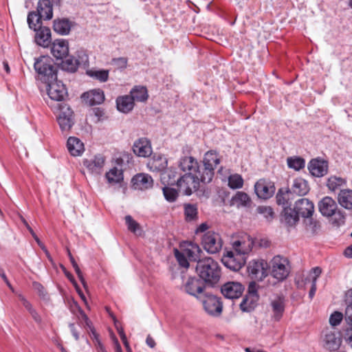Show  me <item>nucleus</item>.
<instances>
[{"instance_id": "nucleus-1", "label": "nucleus", "mask_w": 352, "mask_h": 352, "mask_svg": "<svg viewBox=\"0 0 352 352\" xmlns=\"http://www.w3.org/2000/svg\"><path fill=\"white\" fill-rule=\"evenodd\" d=\"M196 272L199 278L208 284H217L221 278V267L211 257L198 261Z\"/></svg>"}, {"instance_id": "nucleus-2", "label": "nucleus", "mask_w": 352, "mask_h": 352, "mask_svg": "<svg viewBox=\"0 0 352 352\" xmlns=\"http://www.w3.org/2000/svg\"><path fill=\"white\" fill-rule=\"evenodd\" d=\"M318 206L322 216L331 218L332 224L340 226L344 223L346 214L343 210L338 208V204L332 197H323Z\"/></svg>"}, {"instance_id": "nucleus-3", "label": "nucleus", "mask_w": 352, "mask_h": 352, "mask_svg": "<svg viewBox=\"0 0 352 352\" xmlns=\"http://www.w3.org/2000/svg\"><path fill=\"white\" fill-rule=\"evenodd\" d=\"M53 17V5L50 0H39L36 11L29 12L27 21L30 29L36 30L42 25V19L50 20Z\"/></svg>"}, {"instance_id": "nucleus-4", "label": "nucleus", "mask_w": 352, "mask_h": 352, "mask_svg": "<svg viewBox=\"0 0 352 352\" xmlns=\"http://www.w3.org/2000/svg\"><path fill=\"white\" fill-rule=\"evenodd\" d=\"M270 276L275 280L274 285L282 283L289 276L291 272L290 263L287 257L274 256L269 263Z\"/></svg>"}, {"instance_id": "nucleus-5", "label": "nucleus", "mask_w": 352, "mask_h": 352, "mask_svg": "<svg viewBox=\"0 0 352 352\" xmlns=\"http://www.w3.org/2000/svg\"><path fill=\"white\" fill-rule=\"evenodd\" d=\"M40 80L46 83L56 78V68L49 56H41L34 64Z\"/></svg>"}, {"instance_id": "nucleus-6", "label": "nucleus", "mask_w": 352, "mask_h": 352, "mask_svg": "<svg viewBox=\"0 0 352 352\" xmlns=\"http://www.w3.org/2000/svg\"><path fill=\"white\" fill-rule=\"evenodd\" d=\"M203 163L202 173H199L200 179L203 183H210L213 178L214 168L220 163L219 154L214 151L206 152L204 157Z\"/></svg>"}, {"instance_id": "nucleus-7", "label": "nucleus", "mask_w": 352, "mask_h": 352, "mask_svg": "<svg viewBox=\"0 0 352 352\" xmlns=\"http://www.w3.org/2000/svg\"><path fill=\"white\" fill-rule=\"evenodd\" d=\"M200 302L208 316L213 318H219L221 316L223 304L221 297L206 292Z\"/></svg>"}, {"instance_id": "nucleus-8", "label": "nucleus", "mask_w": 352, "mask_h": 352, "mask_svg": "<svg viewBox=\"0 0 352 352\" xmlns=\"http://www.w3.org/2000/svg\"><path fill=\"white\" fill-rule=\"evenodd\" d=\"M200 175L186 173L177 180L179 191L185 195H190L199 187Z\"/></svg>"}, {"instance_id": "nucleus-9", "label": "nucleus", "mask_w": 352, "mask_h": 352, "mask_svg": "<svg viewBox=\"0 0 352 352\" xmlns=\"http://www.w3.org/2000/svg\"><path fill=\"white\" fill-rule=\"evenodd\" d=\"M267 263L264 260L252 261L250 262L248 270L252 281L248 286H256V281H261L266 276Z\"/></svg>"}, {"instance_id": "nucleus-10", "label": "nucleus", "mask_w": 352, "mask_h": 352, "mask_svg": "<svg viewBox=\"0 0 352 352\" xmlns=\"http://www.w3.org/2000/svg\"><path fill=\"white\" fill-rule=\"evenodd\" d=\"M202 245L210 254L218 252L222 247V241L218 233L208 231L202 237Z\"/></svg>"}, {"instance_id": "nucleus-11", "label": "nucleus", "mask_w": 352, "mask_h": 352, "mask_svg": "<svg viewBox=\"0 0 352 352\" xmlns=\"http://www.w3.org/2000/svg\"><path fill=\"white\" fill-rule=\"evenodd\" d=\"M47 84V91L49 97L55 101H63L67 96V91L65 85L56 80L49 81Z\"/></svg>"}, {"instance_id": "nucleus-12", "label": "nucleus", "mask_w": 352, "mask_h": 352, "mask_svg": "<svg viewBox=\"0 0 352 352\" xmlns=\"http://www.w3.org/2000/svg\"><path fill=\"white\" fill-rule=\"evenodd\" d=\"M285 296L282 294H276L270 298V305L272 307L273 315L272 316L274 321H279L285 309Z\"/></svg>"}, {"instance_id": "nucleus-13", "label": "nucleus", "mask_w": 352, "mask_h": 352, "mask_svg": "<svg viewBox=\"0 0 352 352\" xmlns=\"http://www.w3.org/2000/svg\"><path fill=\"white\" fill-rule=\"evenodd\" d=\"M222 263L226 267L236 272L245 263V258H242L232 250L226 251L222 258Z\"/></svg>"}, {"instance_id": "nucleus-14", "label": "nucleus", "mask_w": 352, "mask_h": 352, "mask_svg": "<svg viewBox=\"0 0 352 352\" xmlns=\"http://www.w3.org/2000/svg\"><path fill=\"white\" fill-rule=\"evenodd\" d=\"M248 292L243 297L241 302L239 305L241 310L243 312H251L253 311L259 299L258 291L256 287H248Z\"/></svg>"}, {"instance_id": "nucleus-15", "label": "nucleus", "mask_w": 352, "mask_h": 352, "mask_svg": "<svg viewBox=\"0 0 352 352\" xmlns=\"http://www.w3.org/2000/svg\"><path fill=\"white\" fill-rule=\"evenodd\" d=\"M60 114L58 122L62 131H69L74 124L73 111L66 104L60 105Z\"/></svg>"}, {"instance_id": "nucleus-16", "label": "nucleus", "mask_w": 352, "mask_h": 352, "mask_svg": "<svg viewBox=\"0 0 352 352\" xmlns=\"http://www.w3.org/2000/svg\"><path fill=\"white\" fill-rule=\"evenodd\" d=\"M179 167L183 172L190 175H199L202 173L200 170L197 160L191 156H185L180 159Z\"/></svg>"}, {"instance_id": "nucleus-17", "label": "nucleus", "mask_w": 352, "mask_h": 352, "mask_svg": "<svg viewBox=\"0 0 352 352\" xmlns=\"http://www.w3.org/2000/svg\"><path fill=\"white\" fill-rule=\"evenodd\" d=\"M133 151L138 157H149L153 152L151 142L146 138L138 139L133 143Z\"/></svg>"}, {"instance_id": "nucleus-18", "label": "nucleus", "mask_w": 352, "mask_h": 352, "mask_svg": "<svg viewBox=\"0 0 352 352\" xmlns=\"http://www.w3.org/2000/svg\"><path fill=\"white\" fill-rule=\"evenodd\" d=\"M308 169L313 176L322 177L328 172V162L319 158L312 159L308 164Z\"/></svg>"}, {"instance_id": "nucleus-19", "label": "nucleus", "mask_w": 352, "mask_h": 352, "mask_svg": "<svg viewBox=\"0 0 352 352\" xmlns=\"http://www.w3.org/2000/svg\"><path fill=\"white\" fill-rule=\"evenodd\" d=\"M294 209L299 216L304 218L311 217L314 212V206L306 198H300L296 201Z\"/></svg>"}, {"instance_id": "nucleus-20", "label": "nucleus", "mask_w": 352, "mask_h": 352, "mask_svg": "<svg viewBox=\"0 0 352 352\" xmlns=\"http://www.w3.org/2000/svg\"><path fill=\"white\" fill-rule=\"evenodd\" d=\"M253 246V241L251 238L247 236L241 239H237L232 242L233 252L245 258V255L248 254Z\"/></svg>"}, {"instance_id": "nucleus-21", "label": "nucleus", "mask_w": 352, "mask_h": 352, "mask_svg": "<svg viewBox=\"0 0 352 352\" xmlns=\"http://www.w3.org/2000/svg\"><path fill=\"white\" fill-rule=\"evenodd\" d=\"M274 186L265 179L258 180L254 185V190L257 196L262 199H267L274 193Z\"/></svg>"}, {"instance_id": "nucleus-22", "label": "nucleus", "mask_w": 352, "mask_h": 352, "mask_svg": "<svg viewBox=\"0 0 352 352\" xmlns=\"http://www.w3.org/2000/svg\"><path fill=\"white\" fill-rule=\"evenodd\" d=\"M89 106L100 104L104 100V92L100 89H92L84 93L81 97Z\"/></svg>"}, {"instance_id": "nucleus-23", "label": "nucleus", "mask_w": 352, "mask_h": 352, "mask_svg": "<svg viewBox=\"0 0 352 352\" xmlns=\"http://www.w3.org/2000/svg\"><path fill=\"white\" fill-rule=\"evenodd\" d=\"M51 52L56 59L66 58L69 53L67 41L64 39L56 40L52 44Z\"/></svg>"}, {"instance_id": "nucleus-24", "label": "nucleus", "mask_w": 352, "mask_h": 352, "mask_svg": "<svg viewBox=\"0 0 352 352\" xmlns=\"http://www.w3.org/2000/svg\"><path fill=\"white\" fill-rule=\"evenodd\" d=\"M104 164V158L101 155H96L93 159L85 160L84 165L88 170L95 175H100Z\"/></svg>"}, {"instance_id": "nucleus-25", "label": "nucleus", "mask_w": 352, "mask_h": 352, "mask_svg": "<svg viewBox=\"0 0 352 352\" xmlns=\"http://www.w3.org/2000/svg\"><path fill=\"white\" fill-rule=\"evenodd\" d=\"M34 31L36 32V43L43 47H48L51 43L50 29L47 27H42L41 25L40 27H37Z\"/></svg>"}, {"instance_id": "nucleus-26", "label": "nucleus", "mask_w": 352, "mask_h": 352, "mask_svg": "<svg viewBox=\"0 0 352 352\" xmlns=\"http://www.w3.org/2000/svg\"><path fill=\"white\" fill-rule=\"evenodd\" d=\"M132 182L135 189L146 190L153 186V180L149 175L140 173L133 177Z\"/></svg>"}, {"instance_id": "nucleus-27", "label": "nucleus", "mask_w": 352, "mask_h": 352, "mask_svg": "<svg viewBox=\"0 0 352 352\" xmlns=\"http://www.w3.org/2000/svg\"><path fill=\"white\" fill-rule=\"evenodd\" d=\"M324 346L329 351L337 350L340 346V338L337 336L335 332H333L329 329H326L324 331Z\"/></svg>"}, {"instance_id": "nucleus-28", "label": "nucleus", "mask_w": 352, "mask_h": 352, "mask_svg": "<svg viewBox=\"0 0 352 352\" xmlns=\"http://www.w3.org/2000/svg\"><path fill=\"white\" fill-rule=\"evenodd\" d=\"M337 201L346 210H352V189L345 188L338 192Z\"/></svg>"}, {"instance_id": "nucleus-29", "label": "nucleus", "mask_w": 352, "mask_h": 352, "mask_svg": "<svg viewBox=\"0 0 352 352\" xmlns=\"http://www.w3.org/2000/svg\"><path fill=\"white\" fill-rule=\"evenodd\" d=\"M346 184V181L342 177L337 176H331L327 180L326 186L331 192H340L342 190Z\"/></svg>"}, {"instance_id": "nucleus-30", "label": "nucleus", "mask_w": 352, "mask_h": 352, "mask_svg": "<svg viewBox=\"0 0 352 352\" xmlns=\"http://www.w3.org/2000/svg\"><path fill=\"white\" fill-rule=\"evenodd\" d=\"M190 261H197L201 260L200 253L201 250L199 246L195 243H189L182 251Z\"/></svg>"}, {"instance_id": "nucleus-31", "label": "nucleus", "mask_w": 352, "mask_h": 352, "mask_svg": "<svg viewBox=\"0 0 352 352\" xmlns=\"http://www.w3.org/2000/svg\"><path fill=\"white\" fill-rule=\"evenodd\" d=\"M67 146L69 152L73 156H78L84 151L83 143L78 138L75 137L68 138Z\"/></svg>"}, {"instance_id": "nucleus-32", "label": "nucleus", "mask_w": 352, "mask_h": 352, "mask_svg": "<svg viewBox=\"0 0 352 352\" xmlns=\"http://www.w3.org/2000/svg\"><path fill=\"white\" fill-rule=\"evenodd\" d=\"M117 109L119 111L126 113L134 107V102L131 96H120L116 99Z\"/></svg>"}, {"instance_id": "nucleus-33", "label": "nucleus", "mask_w": 352, "mask_h": 352, "mask_svg": "<svg viewBox=\"0 0 352 352\" xmlns=\"http://www.w3.org/2000/svg\"><path fill=\"white\" fill-rule=\"evenodd\" d=\"M291 191L300 196L306 195L309 192L307 182L301 177L296 178L293 181Z\"/></svg>"}, {"instance_id": "nucleus-34", "label": "nucleus", "mask_w": 352, "mask_h": 352, "mask_svg": "<svg viewBox=\"0 0 352 352\" xmlns=\"http://www.w3.org/2000/svg\"><path fill=\"white\" fill-rule=\"evenodd\" d=\"M282 216L283 221L289 226H295L299 221V215L294 208L285 207Z\"/></svg>"}, {"instance_id": "nucleus-35", "label": "nucleus", "mask_w": 352, "mask_h": 352, "mask_svg": "<svg viewBox=\"0 0 352 352\" xmlns=\"http://www.w3.org/2000/svg\"><path fill=\"white\" fill-rule=\"evenodd\" d=\"M147 166L152 171H162L166 168L167 160L162 155L153 156L148 162Z\"/></svg>"}, {"instance_id": "nucleus-36", "label": "nucleus", "mask_w": 352, "mask_h": 352, "mask_svg": "<svg viewBox=\"0 0 352 352\" xmlns=\"http://www.w3.org/2000/svg\"><path fill=\"white\" fill-rule=\"evenodd\" d=\"M53 28L58 34L67 35L71 30V21L67 19H56L54 21Z\"/></svg>"}, {"instance_id": "nucleus-37", "label": "nucleus", "mask_w": 352, "mask_h": 352, "mask_svg": "<svg viewBox=\"0 0 352 352\" xmlns=\"http://www.w3.org/2000/svg\"><path fill=\"white\" fill-rule=\"evenodd\" d=\"M251 199L248 195L243 192H237L231 199V205L237 208L248 206L250 205Z\"/></svg>"}, {"instance_id": "nucleus-38", "label": "nucleus", "mask_w": 352, "mask_h": 352, "mask_svg": "<svg viewBox=\"0 0 352 352\" xmlns=\"http://www.w3.org/2000/svg\"><path fill=\"white\" fill-rule=\"evenodd\" d=\"M130 96L133 102H144L148 98L147 89L143 86H135L130 91Z\"/></svg>"}, {"instance_id": "nucleus-39", "label": "nucleus", "mask_w": 352, "mask_h": 352, "mask_svg": "<svg viewBox=\"0 0 352 352\" xmlns=\"http://www.w3.org/2000/svg\"><path fill=\"white\" fill-rule=\"evenodd\" d=\"M221 294L228 299L239 298L242 296L245 287H220Z\"/></svg>"}, {"instance_id": "nucleus-40", "label": "nucleus", "mask_w": 352, "mask_h": 352, "mask_svg": "<svg viewBox=\"0 0 352 352\" xmlns=\"http://www.w3.org/2000/svg\"><path fill=\"white\" fill-rule=\"evenodd\" d=\"M85 60L82 57V60L75 58L74 57L69 56L62 62L63 69L71 72H74L77 70L78 67Z\"/></svg>"}, {"instance_id": "nucleus-41", "label": "nucleus", "mask_w": 352, "mask_h": 352, "mask_svg": "<svg viewBox=\"0 0 352 352\" xmlns=\"http://www.w3.org/2000/svg\"><path fill=\"white\" fill-rule=\"evenodd\" d=\"M106 309H107V311L109 313V316L113 320L116 328L118 331V333L120 337L121 340L122 341L124 346L126 349L127 352H132V350H131V349L129 346V344L127 341L126 336L124 331L123 328L121 326L118 325V323H119L118 321L116 319L115 316L111 312H110L109 308L106 307Z\"/></svg>"}, {"instance_id": "nucleus-42", "label": "nucleus", "mask_w": 352, "mask_h": 352, "mask_svg": "<svg viewBox=\"0 0 352 352\" xmlns=\"http://www.w3.org/2000/svg\"><path fill=\"white\" fill-rule=\"evenodd\" d=\"M345 302L346 307L344 313V318L347 324H352V287L346 293Z\"/></svg>"}, {"instance_id": "nucleus-43", "label": "nucleus", "mask_w": 352, "mask_h": 352, "mask_svg": "<svg viewBox=\"0 0 352 352\" xmlns=\"http://www.w3.org/2000/svg\"><path fill=\"white\" fill-rule=\"evenodd\" d=\"M106 178L110 184H118L123 179L122 171L114 167L106 173Z\"/></svg>"}, {"instance_id": "nucleus-44", "label": "nucleus", "mask_w": 352, "mask_h": 352, "mask_svg": "<svg viewBox=\"0 0 352 352\" xmlns=\"http://www.w3.org/2000/svg\"><path fill=\"white\" fill-rule=\"evenodd\" d=\"M124 219L127 228L130 232L138 236L142 235V230L140 225L131 215H126Z\"/></svg>"}, {"instance_id": "nucleus-45", "label": "nucleus", "mask_w": 352, "mask_h": 352, "mask_svg": "<svg viewBox=\"0 0 352 352\" xmlns=\"http://www.w3.org/2000/svg\"><path fill=\"white\" fill-rule=\"evenodd\" d=\"M321 274V269L318 267L313 268L302 280L305 285L316 286V280Z\"/></svg>"}, {"instance_id": "nucleus-46", "label": "nucleus", "mask_w": 352, "mask_h": 352, "mask_svg": "<svg viewBox=\"0 0 352 352\" xmlns=\"http://www.w3.org/2000/svg\"><path fill=\"white\" fill-rule=\"evenodd\" d=\"M206 287H181L184 292L195 297L199 302L206 292Z\"/></svg>"}, {"instance_id": "nucleus-47", "label": "nucleus", "mask_w": 352, "mask_h": 352, "mask_svg": "<svg viewBox=\"0 0 352 352\" xmlns=\"http://www.w3.org/2000/svg\"><path fill=\"white\" fill-rule=\"evenodd\" d=\"M287 166L295 170H300L305 165V161L303 158L298 156L289 157L287 159Z\"/></svg>"}, {"instance_id": "nucleus-48", "label": "nucleus", "mask_w": 352, "mask_h": 352, "mask_svg": "<svg viewBox=\"0 0 352 352\" xmlns=\"http://www.w3.org/2000/svg\"><path fill=\"white\" fill-rule=\"evenodd\" d=\"M243 185V179L239 174L231 175L228 177V186L232 189L242 188Z\"/></svg>"}, {"instance_id": "nucleus-49", "label": "nucleus", "mask_w": 352, "mask_h": 352, "mask_svg": "<svg viewBox=\"0 0 352 352\" xmlns=\"http://www.w3.org/2000/svg\"><path fill=\"white\" fill-rule=\"evenodd\" d=\"M88 74L102 82H106L109 78V71L106 69L89 71Z\"/></svg>"}, {"instance_id": "nucleus-50", "label": "nucleus", "mask_w": 352, "mask_h": 352, "mask_svg": "<svg viewBox=\"0 0 352 352\" xmlns=\"http://www.w3.org/2000/svg\"><path fill=\"white\" fill-rule=\"evenodd\" d=\"M184 211L186 218L188 221L193 220L197 217V208L194 204H185Z\"/></svg>"}, {"instance_id": "nucleus-51", "label": "nucleus", "mask_w": 352, "mask_h": 352, "mask_svg": "<svg viewBox=\"0 0 352 352\" xmlns=\"http://www.w3.org/2000/svg\"><path fill=\"white\" fill-rule=\"evenodd\" d=\"M256 212L262 214L267 221H272L274 218V212L270 206H260L256 208Z\"/></svg>"}, {"instance_id": "nucleus-52", "label": "nucleus", "mask_w": 352, "mask_h": 352, "mask_svg": "<svg viewBox=\"0 0 352 352\" xmlns=\"http://www.w3.org/2000/svg\"><path fill=\"white\" fill-rule=\"evenodd\" d=\"M163 193L165 199L170 202L175 201L178 195V192L175 189L167 186L163 188Z\"/></svg>"}, {"instance_id": "nucleus-53", "label": "nucleus", "mask_w": 352, "mask_h": 352, "mask_svg": "<svg viewBox=\"0 0 352 352\" xmlns=\"http://www.w3.org/2000/svg\"><path fill=\"white\" fill-rule=\"evenodd\" d=\"M175 256L179 263V265L188 268L189 267L188 258L186 257L183 252H180L178 250H175Z\"/></svg>"}, {"instance_id": "nucleus-54", "label": "nucleus", "mask_w": 352, "mask_h": 352, "mask_svg": "<svg viewBox=\"0 0 352 352\" xmlns=\"http://www.w3.org/2000/svg\"><path fill=\"white\" fill-rule=\"evenodd\" d=\"M68 256L69 257V259H70V261L72 264V266L74 267L78 278H80V281H81V283L83 285V286H86V283L85 281V279L83 278L82 277V274L78 265V264L76 263V262L75 261L73 256L72 255L71 252L69 250H68Z\"/></svg>"}, {"instance_id": "nucleus-55", "label": "nucleus", "mask_w": 352, "mask_h": 352, "mask_svg": "<svg viewBox=\"0 0 352 352\" xmlns=\"http://www.w3.org/2000/svg\"><path fill=\"white\" fill-rule=\"evenodd\" d=\"M343 319V314L340 311H334L329 318V323L331 326L338 325Z\"/></svg>"}, {"instance_id": "nucleus-56", "label": "nucleus", "mask_w": 352, "mask_h": 352, "mask_svg": "<svg viewBox=\"0 0 352 352\" xmlns=\"http://www.w3.org/2000/svg\"><path fill=\"white\" fill-rule=\"evenodd\" d=\"M349 327L344 331L343 337L345 341L352 347V324H347Z\"/></svg>"}, {"instance_id": "nucleus-57", "label": "nucleus", "mask_w": 352, "mask_h": 352, "mask_svg": "<svg viewBox=\"0 0 352 352\" xmlns=\"http://www.w3.org/2000/svg\"><path fill=\"white\" fill-rule=\"evenodd\" d=\"M112 62L114 65L120 69L126 68L127 65V59L124 57L113 58Z\"/></svg>"}, {"instance_id": "nucleus-58", "label": "nucleus", "mask_w": 352, "mask_h": 352, "mask_svg": "<svg viewBox=\"0 0 352 352\" xmlns=\"http://www.w3.org/2000/svg\"><path fill=\"white\" fill-rule=\"evenodd\" d=\"M69 309L74 314H76L77 313L80 314L81 311H84L78 302L74 300L69 302Z\"/></svg>"}, {"instance_id": "nucleus-59", "label": "nucleus", "mask_w": 352, "mask_h": 352, "mask_svg": "<svg viewBox=\"0 0 352 352\" xmlns=\"http://www.w3.org/2000/svg\"><path fill=\"white\" fill-rule=\"evenodd\" d=\"M276 202L278 205H282L284 208L286 207L287 204V199L285 197L284 194L283 193H277L276 195Z\"/></svg>"}, {"instance_id": "nucleus-60", "label": "nucleus", "mask_w": 352, "mask_h": 352, "mask_svg": "<svg viewBox=\"0 0 352 352\" xmlns=\"http://www.w3.org/2000/svg\"><path fill=\"white\" fill-rule=\"evenodd\" d=\"M18 296L20 299V300L22 302L23 305L25 307V309L30 312L31 309H33L31 303L28 301L23 296H22L21 294H18Z\"/></svg>"}, {"instance_id": "nucleus-61", "label": "nucleus", "mask_w": 352, "mask_h": 352, "mask_svg": "<svg viewBox=\"0 0 352 352\" xmlns=\"http://www.w3.org/2000/svg\"><path fill=\"white\" fill-rule=\"evenodd\" d=\"M69 329L71 331V333H72V336H74L75 340L76 341H78L79 340V338H80V335H79V332L77 330L74 323H69Z\"/></svg>"}, {"instance_id": "nucleus-62", "label": "nucleus", "mask_w": 352, "mask_h": 352, "mask_svg": "<svg viewBox=\"0 0 352 352\" xmlns=\"http://www.w3.org/2000/svg\"><path fill=\"white\" fill-rule=\"evenodd\" d=\"M80 316L85 322V326L87 329H91V327H94L91 321L89 319L85 311H81Z\"/></svg>"}, {"instance_id": "nucleus-63", "label": "nucleus", "mask_w": 352, "mask_h": 352, "mask_svg": "<svg viewBox=\"0 0 352 352\" xmlns=\"http://www.w3.org/2000/svg\"><path fill=\"white\" fill-rule=\"evenodd\" d=\"M92 113L98 118V120L100 119L104 116V113L103 109L100 107H94L91 109Z\"/></svg>"}, {"instance_id": "nucleus-64", "label": "nucleus", "mask_w": 352, "mask_h": 352, "mask_svg": "<svg viewBox=\"0 0 352 352\" xmlns=\"http://www.w3.org/2000/svg\"><path fill=\"white\" fill-rule=\"evenodd\" d=\"M38 294L42 299L45 300L49 299L47 292L45 287H38Z\"/></svg>"}]
</instances>
